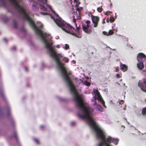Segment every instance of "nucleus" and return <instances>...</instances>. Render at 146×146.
I'll list each match as a JSON object with an SVG mask.
<instances>
[{"instance_id": "nucleus-1", "label": "nucleus", "mask_w": 146, "mask_h": 146, "mask_svg": "<svg viewBox=\"0 0 146 146\" xmlns=\"http://www.w3.org/2000/svg\"><path fill=\"white\" fill-rule=\"evenodd\" d=\"M21 15L23 19L28 22L30 26L35 32L36 34L40 36L45 47L49 51L50 56L53 58L58 66L60 68L64 79L70 88V90L72 92H75L76 90L74 84L71 79V78L69 76L71 74V72H67L64 66V64L60 61V58L63 57L62 54H57L55 49H53L52 47V43H50L48 42V40L50 42L51 39V37L50 35L46 33H43L42 31L37 27L29 15Z\"/></svg>"}, {"instance_id": "nucleus-2", "label": "nucleus", "mask_w": 146, "mask_h": 146, "mask_svg": "<svg viewBox=\"0 0 146 146\" xmlns=\"http://www.w3.org/2000/svg\"><path fill=\"white\" fill-rule=\"evenodd\" d=\"M74 100L76 103L77 108L82 111L84 114L78 113V117L83 119H88L89 125L93 128L96 133V138L100 139L102 142L99 143L98 146H111L109 144L112 142V138L109 136L106 138V135L103 130L98 126L90 116L91 114L94 111V109L88 106H85V103L81 96L76 93L74 94Z\"/></svg>"}, {"instance_id": "nucleus-3", "label": "nucleus", "mask_w": 146, "mask_h": 146, "mask_svg": "<svg viewBox=\"0 0 146 146\" xmlns=\"http://www.w3.org/2000/svg\"><path fill=\"white\" fill-rule=\"evenodd\" d=\"M55 15L56 17V18L54 19V21L57 25L61 27L63 31L76 37L80 38L82 37L81 35H77L75 33L74 31H76L75 29L72 26L65 22L56 13Z\"/></svg>"}, {"instance_id": "nucleus-4", "label": "nucleus", "mask_w": 146, "mask_h": 146, "mask_svg": "<svg viewBox=\"0 0 146 146\" xmlns=\"http://www.w3.org/2000/svg\"><path fill=\"white\" fill-rule=\"evenodd\" d=\"M143 82L139 80L138 83L139 86L143 92H146V74L145 75V77L143 79Z\"/></svg>"}, {"instance_id": "nucleus-5", "label": "nucleus", "mask_w": 146, "mask_h": 146, "mask_svg": "<svg viewBox=\"0 0 146 146\" xmlns=\"http://www.w3.org/2000/svg\"><path fill=\"white\" fill-rule=\"evenodd\" d=\"M91 18L93 23L94 24V27H96L99 21V18L97 16H94L92 15H91Z\"/></svg>"}, {"instance_id": "nucleus-6", "label": "nucleus", "mask_w": 146, "mask_h": 146, "mask_svg": "<svg viewBox=\"0 0 146 146\" xmlns=\"http://www.w3.org/2000/svg\"><path fill=\"white\" fill-rule=\"evenodd\" d=\"M146 56L143 54L140 53L138 54L137 56V60L138 62L143 61V59H145Z\"/></svg>"}, {"instance_id": "nucleus-7", "label": "nucleus", "mask_w": 146, "mask_h": 146, "mask_svg": "<svg viewBox=\"0 0 146 146\" xmlns=\"http://www.w3.org/2000/svg\"><path fill=\"white\" fill-rule=\"evenodd\" d=\"M137 64V66L139 70H141L144 68V65L143 61L138 62Z\"/></svg>"}, {"instance_id": "nucleus-8", "label": "nucleus", "mask_w": 146, "mask_h": 146, "mask_svg": "<svg viewBox=\"0 0 146 146\" xmlns=\"http://www.w3.org/2000/svg\"><path fill=\"white\" fill-rule=\"evenodd\" d=\"M120 67L121 69L123 72L126 71L127 70L128 67L125 64H123L121 62L120 63Z\"/></svg>"}, {"instance_id": "nucleus-9", "label": "nucleus", "mask_w": 146, "mask_h": 146, "mask_svg": "<svg viewBox=\"0 0 146 146\" xmlns=\"http://www.w3.org/2000/svg\"><path fill=\"white\" fill-rule=\"evenodd\" d=\"M97 99L98 101L101 102L104 107L105 108L106 107L105 105V102L100 95L97 96Z\"/></svg>"}, {"instance_id": "nucleus-10", "label": "nucleus", "mask_w": 146, "mask_h": 146, "mask_svg": "<svg viewBox=\"0 0 146 146\" xmlns=\"http://www.w3.org/2000/svg\"><path fill=\"white\" fill-rule=\"evenodd\" d=\"M96 108L97 110H98L100 111H103V108L99 105H97L96 106Z\"/></svg>"}, {"instance_id": "nucleus-11", "label": "nucleus", "mask_w": 146, "mask_h": 146, "mask_svg": "<svg viewBox=\"0 0 146 146\" xmlns=\"http://www.w3.org/2000/svg\"><path fill=\"white\" fill-rule=\"evenodd\" d=\"M119 140L117 139H114L112 138V142L115 145H117L118 143V142L119 141Z\"/></svg>"}, {"instance_id": "nucleus-12", "label": "nucleus", "mask_w": 146, "mask_h": 146, "mask_svg": "<svg viewBox=\"0 0 146 146\" xmlns=\"http://www.w3.org/2000/svg\"><path fill=\"white\" fill-rule=\"evenodd\" d=\"M40 3H42L43 5H47V0H37Z\"/></svg>"}, {"instance_id": "nucleus-13", "label": "nucleus", "mask_w": 146, "mask_h": 146, "mask_svg": "<svg viewBox=\"0 0 146 146\" xmlns=\"http://www.w3.org/2000/svg\"><path fill=\"white\" fill-rule=\"evenodd\" d=\"M93 92H94V94L95 95V96H97L100 95V93L98 90L96 89H94L93 90Z\"/></svg>"}, {"instance_id": "nucleus-14", "label": "nucleus", "mask_w": 146, "mask_h": 146, "mask_svg": "<svg viewBox=\"0 0 146 146\" xmlns=\"http://www.w3.org/2000/svg\"><path fill=\"white\" fill-rule=\"evenodd\" d=\"M0 95L4 100H5V96L2 90H0Z\"/></svg>"}, {"instance_id": "nucleus-15", "label": "nucleus", "mask_w": 146, "mask_h": 146, "mask_svg": "<svg viewBox=\"0 0 146 146\" xmlns=\"http://www.w3.org/2000/svg\"><path fill=\"white\" fill-rule=\"evenodd\" d=\"M39 8L41 10L44 11H46V8L44 6L42 5V4H41L39 6Z\"/></svg>"}, {"instance_id": "nucleus-16", "label": "nucleus", "mask_w": 146, "mask_h": 146, "mask_svg": "<svg viewBox=\"0 0 146 146\" xmlns=\"http://www.w3.org/2000/svg\"><path fill=\"white\" fill-rule=\"evenodd\" d=\"M142 113L143 115H146V107L143 108L142 109Z\"/></svg>"}, {"instance_id": "nucleus-17", "label": "nucleus", "mask_w": 146, "mask_h": 146, "mask_svg": "<svg viewBox=\"0 0 146 146\" xmlns=\"http://www.w3.org/2000/svg\"><path fill=\"white\" fill-rule=\"evenodd\" d=\"M13 25L14 27L15 28H17V24L16 21L15 20L13 21Z\"/></svg>"}, {"instance_id": "nucleus-18", "label": "nucleus", "mask_w": 146, "mask_h": 146, "mask_svg": "<svg viewBox=\"0 0 146 146\" xmlns=\"http://www.w3.org/2000/svg\"><path fill=\"white\" fill-rule=\"evenodd\" d=\"M62 61L65 62L66 63H67L69 61V59L67 58L64 57L63 58Z\"/></svg>"}, {"instance_id": "nucleus-19", "label": "nucleus", "mask_w": 146, "mask_h": 146, "mask_svg": "<svg viewBox=\"0 0 146 146\" xmlns=\"http://www.w3.org/2000/svg\"><path fill=\"white\" fill-rule=\"evenodd\" d=\"M114 33V32L113 31L111 30H110L108 33V35H113Z\"/></svg>"}, {"instance_id": "nucleus-20", "label": "nucleus", "mask_w": 146, "mask_h": 146, "mask_svg": "<svg viewBox=\"0 0 146 146\" xmlns=\"http://www.w3.org/2000/svg\"><path fill=\"white\" fill-rule=\"evenodd\" d=\"M110 23H112L115 21V19L113 17H111L110 19Z\"/></svg>"}, {"instance_id": "nucleus-21", "label": "nucleus", "mask_w": 146, "mask_h": 146, "mask_svg": "<svg viewBox=\"0 0 146 146\" xmlns=\"http://www.w3.org/2000/svg\"><path fill=\"white\" fill-rule=\"evenodd\" d=\"M85 32L88 34H90L91 32V30L90 29H87L85 31Z\"/></svg>"}, {"instance_id": "nucleus-22", "label": "nucleus", "mask_w": 146, "mask_h": 146, "mask_svg": "<svg viewBox=\"0 0 146 146\" xmlns=\"http://www.w3.org/2000/svg\"><path fill=\"white\" fill-rule=\"evenodd\" d=\"M14 137L15 139H16L17 141L18 140V137H17V133L15 131H14Z\"/></svg>"}, {"instance_id": "nucleus-23", "label": "nucleus", "mask_w": 146, "mask_h": 146, "mask_svg": "<svg viewBox=\"0 0 146 146\" xmlns=\"http://www.w3.org/2000/svg\"><path fill=\"white\" fill-rule=\"evenodd\" d=\"M102 6H101V7H98L97 8V10L98 11L100 12L101 13L102 11Z\"/></svg>"}, {"instance_id": "nucleus-24", "label": "nucleus", "mask_w": 146, "mask_h": 146, "mask_svg": "<svg viewBox=\"0 0 146 146\" xmlns=\"http://www.w3.org/2000/svg\"><path fill=\"white\" fill-rule=\"evenodd\" d=\"M69 45L68 44H66L65 45V46H64L63 48L64 49L67 50L69 48Z\"/></svg>"}, {"instance_id": "nucleus-25", "label": "nucleus", "mask_w": 146, "mask_h": 146, "mask_svg": "<svg viewBox=\"0 0 146 146\" xmlns=\"http://www.w3.org/2000/svg\"><path fill=\"white\" fill-rule=\"evenodd\" d=\"M85 84L87 86H89L90 84V82H88L87 80H86L85 81Z\"/></svg>"}, {"instance_id": "nucleus-26", "label": "nucleus", "mask_w": 146, "mask_h": 146, "mask_svg": "<svg viewBox=\"0 0 146 146\" xmlns=\"http://www.w3.org/2000/svg\"><path fill=\"white\" fill-rule=\"evenodd\" d=\"M74 2L76 3L77 5H76L77 6H78V5L80 4V2L79 1V0H74Z\"/></svg>"}, {"instance_id": "nucleus-27", "label": "nucleus", "mask_w": 146, "mask_h": 146, "mask_svg": "<svg viewBox=\"0 0 146 146\" xmlns=\"http://www.w3.org/2000/svg\"><path fill=\"white\" fill-rule=\"evenodd\" d=\"M112 13V12L110 11H107L106 13H105V15H108L109 14H110Z\"/></svg>"}, {"instance_id": "nucleus-28", "label": "nucleus", "mask_w": 146, "mask_h": 146, "mask_svg": "<svg viewBox=\"0 0 146 146\" xmlns=\"http://www.w3.org/2000/svg\"><path fill=\"white\" fill-rule=\"evenodd\" d=\"M87 29L88 28L86 27V26H84L83 27V30L84 31H86Z\"/></svg>"}, {"instance_id": "nucleus-29", "label": "nucleus", "mask_w": 146, "mask_h": 146, "mask_svg": "<svg viewBox=\"0 0 146 146\" xmlns=\"http://www.w3.org/2000/svg\"><path fill=\"white\" fill-rule=\"evenodd\" d=\"M35 141L38 144H39V140L37 139H34Z\"/></svg>"}, {"instance_id": "nucleus-30", "label": "nucleus", "mask_w": 146, "mask_h": 146, "mask_svg": "<svg viewBox=\"0 0 146 146\" xmlns=\"http://www.w3.org/2000/svg\"><path fill=\"white\" fill-rule=\"evenodd\" d=\"M73 22L75 23L76 25V26H77V24H76V19H75L74 16H73Z\"/></svg>"}, {"instance_id": "nucleus-31", "label": "nucleus", "mask_w": 146, "mask_h": 146, "mask_svg": "<svg viewBox=\"0 0 146 146\" xmlns=\"http://www.w3.org/2000/svg\"><path fill=\"white\" fill-rule=\"evenodd\" d=\"M103 33L104 35H106L107 36H108V33L107 32L104 31L103 32Z\"/></svg>"}, {"instance_id": "nucleus-32", "label": "nucleus", "mask_w": 146, "mask_h": 146, "mask_svg": "<svg viewBox=\"0 0 146 146\" xmlns=\"http://www.w3.org/2000/svg\"><path fill=\"white\" fill-rule=\"evenodd\" d=\"M124 103V101L123 100H121L119 102V104L121 105H122Z\"/></svg>"}, {"instance_id": "nucleus-33", "label": "nucleus", "mask_w": 146, "mask_h": 146, "mask_svg": "<svg viewBox=\"0 0 146 146\" xmlns=\"http://www.w3.org/2000/svg\"><path fill=\"white\" fill-rule=\"evenodd\" d=\"M115 71L117 72L119 71L118 67H117L115 68Z\"/></svg>"}, {"instance_id": "nucleus-34", "label": "nucleus", "mask_w": 146, "mask_h": 146, "mask_svg": "<svg viewBox=\"0 0 146 146\" xmlns=\"http://www.w3.org/2000/svg\"><path fill=\"white\" fill-rule=\"evenodd\" d=\"M41 13L44 15H47L48 14L46 13Z\"/></svg>"}, {"instance_id": "nucleus-35", "label": "nucleus", "mask_w": 146, "mask_h": 146, "mask_svg": "<svg viewBox=\"0 0 146 146\" xmlns=\"http://www.w3.org/2000/svg\"><path fill=\"white\" fill-rule=\"evenodd\" d=\"M86 23L87 24H89L90 23V21L89 20L86 21Z\"/></svg>"}, {"instance_id": "nucleus-36", "label": "nucleus", "mask_w": 146, "mask_h": 146, "mask_svg": "<svg viewBox=\"0 0 146 146\" xmlns=\"http://www.w3.org/2000/svg\"><path fill=\"white\" fill-rule=\"evenodd\" d=\"M25 70L27 72L28 71V68L27 67H25Z\"/></svg>"}, {"instance_id": "nucleus-37", "label": "nucleus", "mask_w": 146, "mask_h": 146, "mask_svg": "<svg viewBox=\"0 0 146 146\" xmlns=\"http://www.w3.org/2000/svg\"><path fill=\"white\" fill-rule=\"evenodd\" d=\"M71 125L73 126L75 125V123L74 122H72L71 123Z\"/></svg>"}, {"instance_id": "nucleus-38", "label": "nucleus", "mask_w": 146, "mask_h": 146, "mask_svg": "<svg viewBox=\"0 0 146 146\" xmlns=\"http://www.w3.org/2000/svg\"><path fill=\"white\" fill-rule=\"evenodd\" d=\"M116 76L117 78H119L120 77V75L119 74H117L116 75Z\"/></svg>"}, {"instance_id": "nucleus-39", "label": "nucleus", "mask_w": 146, "mask_h": 146, "mask_svg": "<svg viewBox=\"0 0 146 146\" xmlns=\"http://www.w3.org/2000/svg\"><path fill=\"white\" fill-rule=\"evenodd\" d=\"M44 127V125H41L40 126V128L41 129H43Z\"/></svg>"}, {"instance_id": "nucleus-40", "label": "nucleus", "mask_w": 146, "mask_h": 146, "mask_svg": "<svg viewBox=\"0 0 146 146\" xmlns=\"http://www.w3.org/2000/svg\"><path fill=\"white\" fill-rule=\"evenodd\" d=\"M32 7L33 8H34V7H35L36 8V6L35 5H33Z\"/></svg>"}, {"instance_id": "nucleus-41", "label": "nucleus", "mask_w": 146, "mask_h": 146, "mask_svg": "<svg viewBox=\"0 0 146 146\" xmlns=\"http://www.w3.org/2000/svg\"><path fill=\"white\" fill-rule=\"evenodd\" d=\"M76 27H76V29H77V30H78V31L80 29V27H77V26H76Z\"/></svg>"}, {"instance_id": "nucleus-42", "label": "nucleus", "mask_w": 146, "mask_h": 146, "mask_svg": "<svg viewBox=\"0 0 146 146\" xmlns=\"http://www.w3.org/2000/svg\"><path fill=\"white\" fill-rule=\"evenodd\" d=\"M105 18L103 19V22H102V23H103V24H104V23H105Z\"/></svg>"}, {"instance_id": "nucleus-43", "label": "nucleus", "mask_w": 146, "mask_h": 146, "mask_svg": "<svg viewBox=\"0 0 146 146\" xmlns=\"http://www.w3.org/2000/svg\"><path fill=\"white\" fill-rule=\"evenodd\" d=\"M3 40L4 41H5V42H7V39L6 38H4L3 39Z\"/></svg>"}, {"instance_id": "nucleus-44", "label": "nucleus", "mask_w": 146, "mask_h": 146, "mask_svg": "<svg viewBox=\"0 0 146 146\" xmlns=\"http://www.w3.org/2000/svg\"><path fill=\"white\" fill-rule=\"evenodd\" d=\"M106 22L107 23H108L109 22V19L108 18L107 19V20H106Z\"/></svg>"}, {"instance_id": "nucleus-45", "label": "nucleus", "mask_w": 146, "mask_h": 146, "mask_svg": "<svg viewBox=\"0 0 146 146\" xmlns=\"http://www.w3.org/2000/svg\"><path fill=\"white\" fill-rule=\"evenodd\" d=\"M56 47L57 48H60V46L59 45H57L56 46Z\"/></svg>"}, {"instance_id": "nucleus-46", "label": "nucleus", "mask_w": 146, "mask_h": 146, "mask_svg": "<svg viewBox=\"0 0 146 146\" xmlns=\"http://www.w3.org/2000/svg\"><path fill=\"white\" fill-rule=\"evenodd\" d=\"M76 9H77V10L78 11H79L80 10V8L79 7H77V8Z\"/></svg>"}, {"instance_id": "nucleus-47", "label": "nucleus", "mask_w": 146, "mask_h": 146, "mask_svg": "<svg viewBox=\"0 0 146 146\" xmlns=\"http://www.w3.org/2000/svg\"><path fill=\"white\" fill-rule=\"evenodd\" d=\"M86 26V27L88 28L89 27V24H87V25Z\"/></svg>"}, {"instance_id": "nucleus-48", "label": "nucleus", "mask_w": 146, "mask_h": 146, "mask_svg": "<svg viewBox=\"0 0 146 146\" xmlns=\"http://www.w3.org/2000/svg\"><path fill=\"white\" fill-rule=\"evenodd\" d=\"M94 100H96L97 99V98H96V97H94Z\"/></svg>"}, {"instance_id": "nucleus-49", "label": "nucleus", "mask_w": 146, "mask_h": 146, "mask_svg": "<svg viewBox=\"0 0 146 146\" xmlns=\"http://www.w3.org/2000/svg\"><path fill=\"white\" fill-rule=\"evenodd\" d=\"M94 105H97V103H96V102L95 101V102H94Z\"/></svg>"}, {"instance_id": "nucleus-50", "label": "nucleus", "mask_w": 146, "mask_h": 146, "mask_svg": "<svg viewBox=\"0 0 146 146\" xmlns=\"http://www.w3.org/2000/svg\"><path fill=\"white\" fill-rule=\"evenodd\" d=\"M22 31H25V30L24 29H22Z\"/></svg>"}, {"instance_id": "nucleus-51", "label": "nucleus", "mask_w": 146, "mask_h": 146, "mask_svg": "<svg viewBox=\"0 0 146 146\" xmlns=\"http://www.w3.org/2000/svg\"><path fill=\"white\" fill-rule=\"evenodd\" d=\"M109 1V2H110V5H111H111H112V4H111V1H110H110Z\"/></svg>"}, {"instance_id": "nucleus-52", "label": "nucleus", "mask_w": 146, "mask_h": 146, "mask_svg": "<svg viewBox=\"0 0 146 146\" xmlns=\"http://www.w3.org/2000/svg\"><path fill=\"white\" fill-rule=\"evenodd\" d=\"M40 27L42 28V25H41L40 26Z\"/></svg>"}, {"instance_id": "nucleus-53", "label": "nucleus", "mask_w": 146, "mask_h": 146, "mask_svg": "<svg viewBox=\"0 0 146 146\" xmlns=\"http://www.w3.org/2000/svg\"><path fill=\"white\" fill-rule=\"evenodd\" d=\"M13 48H14V50H16V47H14Z\"/></svg>"}, {"instance_id": "nucleus-54", "label": "nucleus", "mask_w": 146, "mask_h": 146, "mask_svg": "<svg viewBox=\"0 0 146 146\" xmlns=\"http://www.w3.org/2000/svg\"><path fill=\"white\" fill-rule=\"evenodd\" d=\"M92 53V54H94V53H93V52H92V53Z\"/></svg>"}, {"instance_id": "nucleus-55", "label": "nucleus", "mask_w": 146, "mask_h": 146, "mask_svg": "<svg viewBox=\"0 0 146 146\" xmlns=\"http://www.w3.org/2000/svg\"><path fill=\"white\" fill-rule=\"evenodd\" d=\"M2 1H3L4 0H2Z\"/></svg>"}]
</instances>
